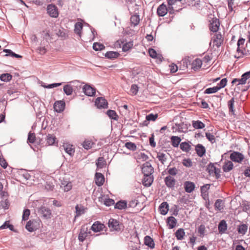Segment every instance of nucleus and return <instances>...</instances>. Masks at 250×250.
Here are the masks:
<instances>
[{"label":"nucleus","mask_w":250,"mask_h":250,"mask_svg":"<svg viewBox=\"0 0 250 250\" xmlns=\"http://www.w3.org/2000/svg\"><path fill=\"white\" fill-rule=\"evenodd\" d=\"M250 80V71L244 73L240 79H234L231 83H236V85H244L249 83Z\"/></svg>","instance_id":"nucleus-1"},{"label":"nucleus","mask_w":250,"mask_h":250,"mask_svg":"<svg viewBox=\"0 0 250 250\" xmlns=\"http://www.w3.org/2000/svg\"><path fill=\"white\" fill-rule=\"evenodd\" d=\"M90 232L88 231V229L87 225H83L81 227L80 233L78 235L79 241L81 242H83L87 237L88 234Z\"/></svg>","instance_id":"nucleus-2"},{"label":"nucleus","mask_w":250,"mask_h":250,"mask_svg":"<svg viewBox=\"0 0 250 250\" xmlns=\"http://www.w3.org/2000/svg\"><path fill=\"white\" fill-rule=\"evenodd\" d=\"M244 43L245 40L243 39H240L237 42V53L236 55H235V57L236 58H240L242 57L244 55Z\"/></svg>","instance_id":"nucleus-3"},{"label":"nucleus","mask_w":250,"mask_h":250,"mask_svg":"<svg viewBox=\"0 0 250 250\" xmlns=\"http://www.w3.org/2000/svg\"><path fill=\"white\" fill-rule=\"evenodd\" d=\"M108 227L111 230H119L121 229V225L119 223V221L113 218L109 220Z\"/></svg>","instance_id":"nucleus-4"},{"label":"nucleus","mask_w":250,"mask_h":250,"mask_svg":"<svg viewBox=\"0 0 250 250\" xmlns=\"http://www.w3.org/2000/svg\"><path fill=\"white\" fill-rule=\"evenodd\" d=\"M210 175L215 176L217 178L220 176V170L217 169L214 165L211 163L209 164L207 168Z\"/></svg>","instance_id":"nucleus-5"},{"label":"nucleus","mask_w":250,"mask_h":250,"mask_svg":"<svg viewBox=\"0 0 250 250\" xmlns=\"http://www.w3.org/2000/svg\"><path fill=\"white\" fill-rule=\"evenodd\" d=\"M47 13L53 18H57L59 15L57 7L53 4H49L47 7Z\"/></svg>","instance_id":"nucleus-6"},{"label":"nucleus","mask_w":250,"mask_h":250,"mask_svg":"<svg viewBox=\"0 0 250 250\" xmlns=\"http://www.w3.org/2000/svg\"><path fill=\"white\" fill-rule=\"evenodd\" d=\"M142 170L144 175H152L153 172V168L149 162H146L143 165Z\"/></svg>","instance_id":"nucleus-7"},{"label":"nucleus","mask_w":250,"mask_h":250,"mask_svg":"<svg viewBox=\"0 0 250 250\" xmlns=\"http://www.w3.org/2000/svg\"><path fill=\"white\" fill-rule=\"evenodd\" d=\"M220 27V22L217 18H213L210 21L209 29L213 32H216Z\"/></svg>","instance_id":"nucleus-8"},{"label":"nucleus","mask_w":250,"mask_h":250,"mask_svg":"<svg viewBox=\"0 0 250 250\" xmlns=\"http://www.w3.org/2000/svg\"><path fill=\"white\" fill-rule=\"evenodd\" d=\"M230 158L234 162L241 163L244 159V157L241 153L234 151L230 154Z\"/></svg>","instance_id":"nucleus-9"},{"label":"nucleus","mask_w":250,"mask_h":250,"mask_svg":"<svg viewBox=\"0 0 250 250\" xmlns=\"http://www.w3.org/2000/svg\"><path fill=\"white\" fill-rule=\"evenodd\" d=\"M39 213L44 218L49 219L51 217V210L45 207H42L40 208L39 210Z\"/></svg>","instance_id":"nucleus-10"},{"label":"nucleus","mask_w":250,"mask_h":250,"mask_svg":"<svg viewBox=\"0 0 250 250\" xmlns=\"http://www.w3.org/2000/svg\"><path fill=\"white\" fill-rule=\"evenodd\" d=\"M107 102L103 97H99L96 99L95 105L98 108H106L107 107Z\"/></svg>","instance_id":"nucleus-11"},{"label":"nucleus","mask_w":250,"mask_h":250,"mask_svg":"<svg viewBox=\"0 0 250 250\" xmlns=\"http://www.w3.org/2000/svg\"><path fill=\"white\" fill-rule=\"evenodd\" d=\"M127 4L128 10L131 12H136L139 9V6L136 4L135 0H125Z\"/></svg>","instance_id":"nucleus-12"},{"label":"nucleus","mask_w":250,"mask_h":250,"mask_svg":"<svg viewBox=\"0 0 250 250\" xmlns=\"http://www.w3.org/2000/svg\"><path fill=\"white\" fill-rule=\"evenodd\" d=\"M65 105V103L63 101H58L54 104V110L58 113H61L64 110Z\"/></svg>","instance_id":"nucleus-13"},{"label":"nucleus","mask_w":250,"mask_h":250,"mask_svg":"<svg viewBox=\"0 0 250 250\" xmlns=\"http://www.w3.org/2000/svg\"><path fill=\"white\" fill-rule=\"evenodd\" d=\"M83 90L84 94L88 96H93L96 92V89L88 84L83 86Z\"/></svg>","instance_id":"nucleus-14"},{"label":"nucleus","mask_w":250,"mask_h":250,"mask_svg":"<svg viewBox=\"0 0 250 250\" xmlns=\"http://www.w3.org/2000/svg\"><path fill=\"white\" fill-rule=\"evenodd\" d=\"M168 11V8L164 4H161L157 8V14L160 17L165 16Z\"/></svg>","instance_id":"nucleus-15"},{"label":"nucleus","mask_w":250,"mask_h":250,"mask_svg":"<svg viewBox=\"0 0 250 250\" xmlns=\"http://www.w3.org/2000/svg\"><path fill=\"white\" fill-rule=\"evenodd\" d=\"M61 188L64 191L67 192L72 189V184L70 181L62 180L61 181Z\"/></svg>","instance_id":"nucleus-16"},{"label":"nucleus","mask_w":250,"mask_h":250,"mask_svg":"<svg viewBox=\"0 0 250 250\" xmlns=\"http://www.w3.org/2000/svg\"><path fill=\"white\" fill-rule=\"evenodd\" d=\"M95 178V183L98 186H101L104 184V177L101 173L96 172Z\"/></svg>","instance_id":"nucleus-17"},{"label":"nucleus","mask_w":250,"mask_h":250,"mask_svg":"<svg viewBox=\"0 0 250 250\" xmlns=\"http://www.w3.org/2000/svg\"><path fill=\"white\" fill-rule=\"evenodd\" d=\"M223 42L222 36L221 34H216L213 38L212 41L213 46L217 47L221 46Z\"/></svg>","instance_id":"nucleus-18"},{"label":"nucleus","mask_w":250,"mask_h":250,"mask_svg":"<svg viewBox=\"0 0 250 250\" xmlns=\"http://www.w3.org/2000/svg\"><path fill=\"white\" fill-rule=\"evenodd\" d=\"M184 188L185 191L188 193L192 192L195 189V184L190 181H186L184 183Z\"/></svg>","instance_id":"nucleus-19"},{"label":"nucleus","mask_w":250,"mask_h":250,"mask_svg":"<svg viewBox=\"0 0 250 250\" xmlns=\"http://www.w3.org/2000/svg\"><path fill=\"white\" fill-rule=\"evenodd\" d=\"M153 181V177L152 175H144L143 179V184L145 187H148L151 186Z\"/></svg>","instance_id":"nucleus-20"},{"label":"nucleus","mask_w":250,"mask_h":250,"mask_svg":"<svg viewBox=\"0 0 250 250\" xmlns=\"http://www.w3.org/2000/svg\"><path fill=\"white\" fill-rule=\"evenodd\" d=\"M104 226L99 222H95L91 226V229L95 232H100L103 230Z\"/></svg>","instance_id":"nucleus-21"},{"label":"nucleus","mask_w":250,"mask_h":250,"mask_svg":"<svg viewBox=\"0 0 250 250\" xmlns=\"http://www.w3.org/2000/svg\"><path fill=\"white\" fill-rule=\"evenodd\" d=\"M65 151L70 156H73L75 152V149L73 146L68 143H64L62 146Z\"/></svg>","instance_id":"nucleus-22"},{"label":"nucleus","mask_w":250,"mask_h":250,"mask_svg":"<svg viewBox=\"0 0 250 250\" xmlns=\"http://www.w3.org/2000/svg\"><path fill=\"white\" fill-rule=\"evenodd\" d=\"M175 179L171 176H167L165 178V182L168 188H173L175 184Z\"/></svg>","instance_id":"nucleus-23"},{"label":"nucleus","mask_w":250,"mask_h":250,"mask_svg":"<svg viewBox=\"0 0 250 250\" xmlns=\"http://www.w3.org/2000/svg\"><path fill=\"white\" fill-rule=\"evenodd\" d=\"M36 222L34 220H30L27 222L25 228L30 232H33L36 229Z\"/></svg>","instance_id":"nucleus-24"},{"label":"nucleus","mask_w":250,"mask_h":250,"mask_svg":"<svg viewBox=\"0 0 250 250\" xmlns=\"http://www.w3.org/2000/svg\"><path fill=\"white\" fill-rule=\"evenodd\" d=\"M195 150L198 156L202 157L206 152L205 147L201 144H198L195 147Z\"/></svg>","instance_id":"nucleus-25"},{"label":"nucleus","mask_w":250,"mask_h":250,"mask_svg":"<svg viewBox=\"0 0 250 250\" xmlns=\"http://www.w3.org/2000/svg\"><path fill=\"white\" fill-rule=\"evenodd\" d=\"M161 214L166 215L168 211V205L166 202H163L159 207Z\"/></svg>","instance_id":"nucleus-26"},{"label":"nucleus","mask_w":250,"mask_h":250,"mask_svg":"<svg viewBox=\"0 0 250 250\" xmlns=\"http://www.w3.org/2000/svg\"><path fill=\"white\" fill-rule=\"evenodd\" d=\"M175 237L178 240H182L184 239L185 235V232L183 229H179L175 233Z\"/></svg>","instance_id":"nucleus-27"},{"label":"nucleus","mask_w":250,"mask_h":250,"mask_svg":"<svg viewBox=\"0 0 250 250\" xmlns=\"http://www.w3.org/2000/svg\"><path fill=\"white\" fill-rule=\"evenodd\" d=\"M192 68L194 70H198L201 68L202 65V62L200 59H196L192 62Z\"/></svg>","instance_id":"nucleus-28"},{"label":"nucleus","mask_w":250,"mask_h":250,"mask_svg":"<svg viewBox=\"0 0 250 250\" xmlns=\"http://www.w3.org/2000/svg\"><path fill=\"white\" fill-rule=\"evenodd\" d=\"M144 241L146 245L148 246L150 248H154L155 244L153 239L150 236H145L144 238Z\"/></svg>","instance_id":"nucleus-29"},{"label":"nucleus","mask_w":250,"mask_h":250,"mask_svg":"<svg viewBox=\"0 0 250 250\" xmlns=\"http://www.w3.org/2000/svg\"><path fill=\"white\" fill-rule=\"evenodd\" d=\"M167 222L169 229L174 228L177 224V220L173 216H170L167 218Z\"/></svg>","instance_id":"nucleus-30"},{"label":"nucleus","mask_w":250,"mask_h":250,"mask_svg":"<svg viewBox=\"0 0 250 250\" xmlns=\"http://www.w3.org/2000/svg\"><path fill=\"white\" fill-rule=\"evenodd\" d=\"M227 229V225L226 221L224 220L221 221L218 226V230L219 232L221 233H224Z\"/></svg>","instance_id":"nucleus-31"},{"label":"nucleus","mask_w":250,"mask_h":250,"mask_svg":"<svg viewBox=\"0 0 250 250\" xmlns=\"http://www.w3.org/2000/svg\"><path fill=\"white\" fill-rule=\"evenodd\" d=\"M119 56V53L116 51H108L105 54V57L110 59L117 58Z\"/></svg>","instance_id":"nucleus-32"},{"label":"nucleus","mask_w":250,"mask_h":250,"mask_svg":"<svg viewBox=\"0 0 250 250\" xmlns=\"http://www.w3.org/2000/svg\"><path fill=\"white\" fill-rule=\"evenodd\" d=\"M56 140V138L53 135L48 134L47 136H46V142L47 144L49 146H51L55 144Z\"/></svg>","instance_id":"nucleus-33"},{"label":"nucleus","mask_w":250,"mask_h":250,"mask_svg":"<svg viewBox=\"0 0 250 250\" xmlns=\"http://www.w3.org/2000/svg\"><path fill=\"white\" fill-rule=\"evenodd\" d=\"M148 53L150 56L153 58H157L162 61V57L161 55L158 54L156 51L152 48H150L148 50Z\"/></svg>","instance_id":"nucleus-34"},{"label":"nucleus","mask_w":250,"mask_h":250,"mask_svg":"<svg viewBox=\"0 0 250 250\" xmlns=\"http://www.w3.org/2000/svg\"><path fill=\"white\" fill-rule=\"evenodd\" d=\"M93 145V143L90 140H85L82 144L83 147L85 149H90Z\"/></svg>","instance_id":"nucleus-35"},{"label":"nucleus","mask_w":250,"mask_h":250,"mask_svg":"<svg viewBox=\"0 0 250 250\" xmlns=\"http://www.w3.org/2000/svg\"><path fill=\"white\" fill-rule=\"evenodd\" d=\"M171 144L174 147H178L181 139L178 136H172L171 137Z\"/></svg>","instance_id":"nucleus-36"},{"label":"nucleus","mask_w":250,"mask_h":250,"mask_svg":"<svg viewBox=\"0 0 250 250\" xmlns=\"http://www.w3.org/2000/svg\"><path fill=\"white\" fill-rule=\"evenodd\" d=\"M192 126L196 129H202L205 127V124L200 121H193L192 122Z\"/></svg>","instance_id":"nucleus-37"},{"label":"nucleus","mask_w":250,"mask_h":250,"mask_svg":"<svg viewBox=\"0 0 250 250\" xmlns=\"http://www.w3.org/2000/svg\"><path fill=\"white\" fill-rule=\"evenodd\" d=\"M180 148L185 152H188L191 149V146L189 143L187 142H182L180 145Z\"/></svg>","instance_id":"nucleus-38"},{"label":"nucleus","mask_w":250,"mask_h":250,"mask_svg":"<svg viewBox=\"0 0 250 250\" xmlns=\"http://www.w3.org/2000/svg\"><path fill=\"white\" fill-rule=\"evenodd\" d=\"M130 21L132 24L134 26L137 25L140 22L139 16L137 14L132 15L130 18Z\"/></svg>","instance_id":"nucleus-39"},{"label":"nucleus","mask_w":250,"mask_h":250,"mask_svg":"<svg viewBox=\"0 0 250 250\" xmlns=\"http://www.w3.org/2000/svg\"><path fill=\"white\" fill-rule=\"evenodd\" d=\"M12 76L9 73H4L0 76V80L2 82H9L12 79Z\"/></svg>","instance_id":"nucleus-40"},{"label":"nucleus","mask_w":250,"mask_h":250,"mask_svg":"<svg viewBox=\"0 0 250 250\" xmlns=\"http://www.w3.org/2000/svg\"><path fill=\"white\" fill-rule=\"evenodd\" d=\"M127 207V204L125 201H120L118 202L115 205V208L119 209H125Z\"/></svg>","instance_id":"nucleus-41"},{"label":"nucleus","mask_w":250,"mask_h":250,"mask_svg":"<svg viewBox=\"0 0 250 250\" xmlns=\"http://www.w3.org/2000/svg\"><path fill=\"white\" fill-rule=\"evenodd\" d=\"M106 165V162L103 157H99L96 163V165L98 168H102Z\"/></svg>","instance_id":"nucleus-42"},{"label":"nucleus","mask_w":250,"mask_h":250,"mask_svg":"<svg viewBox=\"0 0 250 250\" xmlns=\"http://www.w3.org/2000/svg\"><path fill=\"white\" fill-rule=\"evenodd\" d=\"M76 216H79L83 214L85 212V208L82 206L77 205L75 207Z\"/></svg>","instance_id":"nucleus-43"},{"label":"nucleus","mask_w":250,"mask_h":250,"mask_svg":"<svg viewBox=\"0 0 250 250\" xmlns=\"http://www.w3.org/2000/svg\"><path fill=\"white\" fill-rule=\"evenodd\" d=\"M234 99L232 98L228 103V105L229 109V112L232 114H234L235 110L234 109Z\"/></svg>","instance_id":"nucleus-44"},{"label":"nucleus","mask_w":250,"mask_h":250,"mask_svg":"<svg viewBox=\"0 0 250 250\" xmlns=\"http://www.w3.org/2000/svg\"><path fill=\"white\" fill-rule=\"evenodd\" d=\"M107 115L111 119H113L114 120H118V116L114 110H108L107 111Z\"/></svg>","instance_id":"nucleus-45"},{"label":"nucleus","mask_w":250,"mask_h":250,"mask_svg":"<svg viewBox=\"0 0 250 250\" xmlns=\"http://www.w3.org/2000/svg\"><path fill=\"white\" fill-rule=\"evenodd\" d=\"M133 46V41H129L128 42L124 44L122 47V50L124 52H126L128 51L130 49H131Z\"/></svg>","instance_id":"nucleus-46"},{"label":"nucleus","mask_w":250,"mask_h":250,"mask_svg":"<svg viewBox=\"0 0 250 250\" xmlns=\"http://www.w3.org/2000/svg\"><path fill=\"white\" fill-rule=\"evenodd\" d=\"M63 91L67 95H71L73 92V88L71 85H65L63 86Z\"/></svg>","instance_id":"nucleus-47"},{"label":"nucleus","mask_w":250,"mask_h":250,"mask_svg":"<svg viewBox=\"0 0 250 250\" xmlns=\"http://www.w3.org/2000/svg\"><path fill=\"white\" fill-rule=\"evenodd\" d=\"M83 28V24L81 22H77L75 25V32L81 36V30Z\"/></svg>","instance_id":"nucleus-48"},{"label":"nucleus","mask_w":250,"mask_h":250,"mask_svg":"<svg viewBox=\"0 0 250 250\" xmlns=\"http://www.w3.org/2000/svg\"><path fill=\"white\" fill-rule=\"evenodd\" d=\"M214 207L216 209L221 210L224 208V203L222 200L218 199L216 201Z\"/></svg>","instance_id":"nucleus-49"},{"label":"nucleus","mask_w":250,"mask_h":250,"mask_svg":"<svg viewBox=\"0 0 250 250\" xmlns=\"http://www.w3.org/2000/svg\"><path fill=\"white\" fill-rule=\"evenodd\" d=\"M233 167V165L231 161H228L226 164L223 166L224 170L225 172H228L231 170Z\"/></svg>","instance_id":"nucleus-50"},{"label":"nucleus","mask_w":250,"mask_h":250,"mask_svg":"<svg viewBox=\"0 0 250 250\" xmlns=\"http://www.w3.org/2000/svg\"><path fill=\"white\" fill-rule=\"evenodd\" d=\"M157 158L163 164L165 163L167 160L166 154L162 152L157 153Z\"/></svg>","instance_id":"nucleus-51"},{"label":"nucleus","mask_w":250,"mask_h":250,"mask_svg":"<svg viewBox=\"0 0 250 250\" xmlns=\"http://www.w3.org/2000/svg\"><path fill=\"white\" fill-rule=\"evenodd\" d=\"M3 52L7 53V54L5 55V56H6L9 55V56H11L12 57H14L17 58H21V55L15 53L14 52H12L10 49H5L3 50Z\"/></svg>","instance_id":"nucleus-52"},{"label":"nucleus","mask_w":250,"mask_h":250,"mask_svg":"<svg viewBox=\"0 0 250 250\" xmlns=\"http://www.w3.org/2000/svg\"><path fill=\"white\" fill-rule=\"evenodd\" d=\"M248 229V226L245 224H242L239 226L238 231L239 233L245 234Z\"/></svg>","instance_id":"nucleus-53"},{"label":"nucleus","mask_w":250,"mask_h":250,"mask_svg":"<svg viewBox=\"0 0 250 250\" xmlns=\"http://www.w3.org/2000/svg\"><path fill=\"white\" fill-rule=\"evenodd\" d=\"M93 48L95 51H101L104 48V46L99 42H95L93 45Z\"/></svg>","instance_id":"nucleus-54"},{"label":"nucleus","mask_w":250,"mask_h":250,"mask_svg":"<svg viewBox=\"0 0 250 250\" xmlns=\"http://www.w3.org/2000/svg\"><path fill=\"white\" fill-rule=\"evenodd\" d=\"M218 87L214 86L213 87H209L208 88H207L205 91L204 94H212V93H215L217 92L218 91Z\"/></svg>","instance_id":"nucleus-55"},{"label":"nucleus","mask_w":250,"mask_h":250,"mask_svg":"<svg viewBox=\"0 0 250 250\" xmlns=\"http://www.w3.org/2000/svg\"><path fill=\"white\" fill-rule=\"evenodd\" d=\"M167 1L168 5V12L170 13H173L174 10L172 5H174L175 3L176 2V0H167Z\"/></svg>","instance_id":"nucleus-56"},{"label":"nucleus","mask_w":250,"mask_h":250,"mask_svg":"<svg viewBox=\"0 0 250 250\" xmlns=\"http://www.w3.org/2000/svg\"><path fill=\"white\" fill-rule=\"evenodd\" d=\"M227 83V80L226 78H224L221 80V81L217 84V85L216 86V87H218V90H220V89L224 88Z\"/></svg>","instance_id":"nucleus-57"},{"label":"nucleus","mask_w":250,"mask_h":250,"mask_svg":"<svg viewBox=\"0 0 250 250\" xmlns=\"http://www.w3.org/2000/svg\"><path fill=\"white\" fill-rule=\"evenodd\" d=\"M36 136L34 133L30 132L28 133L27 142L30 143H33L35 142Z\"/></svg>","instance_id":"nucleus-58"},{"label":"nucleus","mask_w":250,"mask_h":250,"mask_svg":"<svg viewBox=\"0 0 250 250\" xmlns=\"http://www.w3.org/2000/svg\"><path fill=\"white\" fill-rule=\"evenodd\" d=\"M158 117V115L157 114H149L146 116V120L147 121H155Z\"/></svg>","instance_id":"nucleus-59"},{"label":"nucleus","mask_w":250,"mask_h":250,"mask_svg":"<svg viewBox=\"0 0 250 250\" xmlns=\"http://www.w3.org/2000/svg\"><path fill=\"white\" fill-rule=\"evenodd\" d=\"M206 137L211 143H214L215 142V137L212 133H206Z\"/></svg>","instance_id":"nucleus-60"},{"label":"nucleus","mask_w":250,"mask_h":250,"mask_svg":"<svg viewBox=\"0 0 250 250\" xmlns=\"http://www.w3.org/2000/svg\"><path fill=\"white\" fill-rule=\"evenodd\" d=\"M30 214V211L28 209H26L23 210L22 219V220L25 221L28 219L29 216Z\"/></svg>","instance_id":"nucleus-61"},{"label":"nucleus","mask_w":250,"mask_h":250,"mask_svg":"<svg viewBox=\"0 0 250 250\" xmlns=\"http://www.w3.org/2000/svg\"><path fill=\"white\" fill-rule=\"evenodd\" d=\"M103 201L104 204L108 207L113 205L114 204V201L110 198H104Z\"/></svg>","instance_id":"nucleus-62"},{"label":"nucleus","mask_w":250,"mask_h":250,"mask_svg":"<svg viewBox=\"0 0 250 250\" xmlns=\"http://www.w3.org/2000/svg\"><path fill=\"white\" fill-rule=\"evenodd\" d=\"M125 146L128 149L130 150H135L136 149V146L135 144L132 142H127Z\"/></svg>","instance_id":"nucleus-63"},{"label":"nucleus","mask_w":250,"mask_h":250,"mask_svg":"<svg viewBox=\"0 0 250 250\" xmlns=\"http://www.w3.org/2000/svg\"><path fill=\"white\" fill-rule=\"evenodd\" d=\"M198 232L201 237H203L205 235V227L203 225H201L198 228Z\"/></svg>","instance_id":"nucleus-64"}]
</instances>
